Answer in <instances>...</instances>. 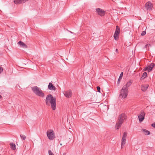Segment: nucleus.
I'll return each instance as SVG.
<instances>
[{"mask_svg":"<svg viewBox=\"0 0 155 155\" xmlns=\"http://www.w3.org/2000/svg\"><path fill=\"white\" fill-rule=\"evenodd\" d=\"M46 104L48 106L51 105V108L53 110L56 108V102L55 97H54L51 94L47 95L45 100Z\"/></svg>","mask_w":155,"mask_h":155,"instance_id":"1","label":"nucleus"},{"mask_svg":"<svg viewBox=\"0 0 155 155\" xmlns=\"http://www.w3.org/2000/svg\"><path fill=\"white\" fill-rule=\"evenodd\" d=\"M31 89L33 92L37 96L41 97H44L45 96L44 94L39 87L35 86L32 87Z\"/></svg>","mask_w":155,"mask_h":155,"instance_id":"2","label":"nucleus"},{"mask_svg":"<svg viewBox=\"0 0 155 155\" xmlns=\"http://www.w3.org/2000/svg\"><path fill=\"white\" fill-rule=\"evenodd\" d=\"M126 118V116L124 114H122L119 117L118 121L115 127L116 129H118L121 127L124 120Z\"/></svg>","mask_w":155,"mask_h":155,"instance_id":"3","label":"nucleus"},{"mask_svg":"<svg viewBox=\"0 0 155 155\" xmlns=\"http://www.w3.org/2000/svg\"><path fill=\"white\" fill-rule=\"evenodd\" d=\"M128 89H126L123 87L120 91L119 97L121 98H126L128 95Z\"/></svg>","mask_w":155,"mask_h":155,"instance_id":"4","label":"nucleus"},{"mask_svg":"<svg viewBox=\"0 0 155 155\" xmlns=\"http://www.w3.org/2000/svg\"><path fill=\"white\" fill-rule=\"evenodd\" d=\"M47 134L50 140H53L55 137L54 131L52 130H48L47 132Z\"/></svg>","mask_w":155,"mask_h":155,"instance_id":"5","label":"nucleus"},{"mask_svg":"<svg viewBox=\"0 0 155 155\" xmlns=\"http://www.w3.org/2000/svg\"><path fill=\"white\" fill-rule=\"evenodd\" d=\"M145 7L147 11H150L152 9L153 5L150 2H148L145 4Z\"/></svg>","mask_w":155,"mask_h":155,"instance_id":"6","label":"nucleus"},{"mask_svg":"<svg viewBox=\"0 0 155 155\" xmlns=\"http://www.w3.org/2000/svg\"><path fill=\"white\" fill-rule=\"evenodd\" d=\"M120 31V28L117 25L116 26V29L114 35V38L115 40H117V39L118 38Z\"/></svg>","mask_w":155,"mask_h":155,"instance_id":"7","label":"nucleus"},{"mask_svg":"<svg viewBox=\"0 0 155 155\" xmlns=\"http://www.w3.org/2000/svg\"><path fill=\"white\" fill-rule=\"evenodd\" d=\"M145 113L143 111H141L140 114L138 115L139 121L140 122L142 121L144 119Z\"/></svg>","mask_w":155,"mask_h":155,"instance_id":"8","label":"nucleus"},{"mask_svg":"<svg viewBox=\"0 0 155 155\" xmlns=\"http://www.w3.org/2000/svg\"><path fill=\"white\" fill-rule=\"evenodd\" d=\"M155 66V64L153 63H151L148 66L145 67L144 69V71H147L148 72L150 71Z\"/></svg>","mask_w":155,"mask_h":155,"instance_id":"9","label":"nucleus"},{"mask_svg":"<svg viewBox=\"0 0 155 155\" xmlns=\"http://www.w3.org/2000/svg\"><path fill=\"white\" fill-rule=\"evenodd\" d=\"M63 93L65 96L69 98L71 96L72 92L71 90L64 91Z\"/></svg>","mask_w":155,"mask_h":155,"instance_id":"10","label":"nucleus"},{"mask_svg":"<svg viewBox=\"0 0 155 155\" xmlns=\"http://www.w3.org/2000/svg\"><path fill=\"white\" fill-rule=\"evenodd\" d=\"M97 12L99 15L101 16H103L105 15V12L100 8L96 9Z\"/></svg>","mask_w":155,"mask_h":155,"instance_id":"11","label":"nucleus"},{"mask_svg":"<svg viewBox=\"0 0 155 155\" xmlns=\"http://www.w3.org/2000/svg\"><path fill=\"white\" fill-rule=\"evenodd\" d=\"M127 137V133L126 132H124L123 134L122 139L121 143L122 145H124L125 144Z\"/></svg>","mask_w":155,"mask_h":155,"instance_id":"12","label":"nucleus"},{"mask_svg":"<svg viewBox=\"0 0 155 155\" xmlns=\"http://www.w3.org/2000/svg\"><path fill=\"white\" fill-rule=\"evenodd\" d=\"M18 44L21 47L23 48H28L27 46L23 42L21 41H19L18 43Z\"/></svg>","mask_w":155,"mask_h":155,"instance_id":"13","label":"nucleus"},{"mask_svg":"<svg viewBox=\"0 0 155 155\" xmlns=\"http://www.w3.org/2000/svg\"><path fill=\"white\" fill-rule=\"evenodd\" d=\"M48 88L50 90H56V88L54 86H53L51 83H50L48 86Z\"/></svg>","mask_w":155,"mask_h":155,"instance_id":"14","label":"nucleus"},{"mask_svg":"<svg viewBox=\"0 0 155 155\" xmlns=\"http://www.w3.org/2000/svg\"><path fill=\"white\" fill-rule=\"evenodd\" d=\"M133 81L132 80H130L129 81H128L126 84L125 85H124L123 86V87H124V88L126 89H128V87H129L132 83Z\"/></svg>","mask_w":155,"mask_h":155,"instance_id":"15","label":"nucleus"},{"mask_svg":"<svg viewBox=\"0 0 155 155\" xmlns=\"http://www.w3.org/2000/svg\"><path fill=\"white\" fill-rule=\"evenodd\" d=\"M148 85L147 84L142 85L141 86V89L143 91H145L147 89Z\"/></svg>","mask_w":155,"mask_h":155,"instance_id":"16","label":"nucleus"},{"mask_svg":"<svg viewBox=\"0 0 155 155\" xmlns=\"http://www.w3.org/2000/svg\"><path fill=\"white\" fill-rule=\"evenodd\" d=\"M142 130L145 135H148L150 134V132L146 129H143Z\"/></svg>","mask_w":155,"mask_h":155,"instance_id":"17","label":"nucleus"},{"mask_svg":"<svg viewBox=\"0 0 155 155\" xmlns=\"http://www.w3.org/2000/svg\"><path fill=\"white\" fill-rule=\"evenodd\" d=\"M10 145L11 149L13 150H15L16 149L15 145V143H10Z\"/></svg>","mask_w":155,"mask_h":155,"instance_id":"18","label":"nucleus"},{"mask_svg":"<svg viewBox=\"0 0 155 155\" xmlns=\"http://www.w3.org/2000/svg\"><path fill=\"white\" fill-rule=\"evenodd\" d=\"M123 73L121 72L120 74L119 78L118 79V80L117 81V84H120V80L121 79L122 77L123 76Z\"/></svg>","mask_w":155,"mask_h":155,"instance_id":"19","label":"nucleus"},{"mask_svg":"<svg viewBox=\"0 0 155 155\" xmlns=\"http://www.w3.org/2000/svg\"><path fill=\"white\" fill-rule=\"evenodd\" d=\"M14 2L16 4L22 3L21 0H14Z\"/></svg>","mask_w":155,"mask_h":155,"instance_id":"20","label":"nucleus"},{"mask_svg":"<svg viewBox=\"0 0 155 155\" xmlns=\"http://www.w3.org/2000/svg\"><path fill=\"white\" fill-rule=\"evenodd\" d=\"M147 76V72H144L143 73V74L141 78V79L143 80Z\"/></svg>","mask_w":155,"mask_h":155,"instance_id":"21","label":"nucleus"},{"mask_svg":"<svg viewBox=\"0 0 155 155\" xmlns=\"http://www.w3.org/2000/svg\"><path fill=\"white\" fill-rule=\"evenodd\" d=\"M20 137L22 139L25 140L26 138V137L25 135L23 134H21L20 135Z\"/></svg>","mask_w":155,"mask_h":155,"instance_id":"22","label":"nucleus"},{"mask_svg":"<svg viewBox=\"0 0 155 155\" xmlns=\"http://www.w3.org/2000/svg\"><path fill=\"white\" fill-rule=\"evenodd\" d=\"M149 46H151V45L150 44H147L145 46V48H146V49L147 50H149Z\"/></svg>","mask_w":155,"mask_h":155,"instance_id":"23","label":"nucleus"},{"mask_svg":"<svg viewBox=\"0 0 155 155\" xmlns=\"http://www.w3.org/2000/svg\"><path fill=\"white\" fill-rule=\"evenodd\" d=\"M49 155H54L53 153L51 151V150H48Z\"/></svg>","mask_w":155,"mask_h":155,"instance_id":"24","label":"nucleus"},{"mask_svg":"<svg viewBox=\"0 0 155 155\" xmlns=\"http://www.w3.org/2000/svg\"><path fill=\"white\" fill-rule=\"evenodd\" d=\"M97 91L99 92H101V88L99 86H97Z\"/></svg>","mask_w":155,"mask_h":155,"instance_id":"25","label":"nucleus"},{"mask_svg":"<svg viewBox=\"0 0 155 155\" xmlns=\"http://www.w3.org/2000/svg\"><path fill=\"white\" fill-rule=\"evenodd\" d=\"M146 34V31H143L141 34V35L142 36H143L144 35Z\"/></svg>","mask_w":155,"mask_h":155,"instance_id":"26","label":"nucleus"},{"mask_svg":"<svg viewBox=\"0 0 155 155\" xmlns=\"http://www.w3.org/2000/svg\"><path fill=\"white\" fill-rule=\"evenodd\" d=\"M3 70V68L2 67H0V74L2 71Z\"/></svg>","mask_w":155,"mask_h":155,"instance_id":"27","label":"nucleus"},{"mask_svg":"<svg viewBox=\"0 0 155 155\" xmlns=\"http://www.w3.org/2000/svg\"><path fill=\"white\" fill-rule=\"evenodd\" d=\"M28 0H21L22 3H24L25 2H26L28 1Z\"/></svg>","mask_w":155,"mask_h":155,"instance_id":"28","label":"nucleus"},{"mask_svg":"<svg viewBox=\"0 0 155 155\" xmlns=\"http://www.w3.org/2000/svg\"><path fill=\"white\" fill-rule=\"evenodd\" d=\"M151 126L152 127H154V128H155V122L153 123L152 124H151Z\"/></svg>","mask_w":155,"mask_h":155,"instance_id":"29","label":"nucleus"},{"mask_svg":"<svg viewBox=\"0 0 155 155\" xmlns=\"http://www.w3.org/2000/svg\"><path fill=\"white\" fill-rule=\"evenodd\" d=\"M66 154L65 153H63V155H66Z\"/></svg>","mask_w":155,"mask_h":155,"instance_id":"30","label":"nucleus"},{"mask_svg":"<svg viewBox=\"0 0 155 155\" xmlns=\"http://www.w3.org/2000/svg\"><path fill=\"white\" fill-rule=\"evenodd\" d=\"M116 51L117 52H118V50L117 49H116Z\"/></svg>","mask_w":155,"mask_h":155,"instance_id":"31","label":"nucleus"},{"mask_svg":"<svg viewBox=\"0 0 155 155\" xmlns=\"http://www.w3.org/2000/svg\"><path fill=\"white\" fill-rule=\"evenodd\" d=\"M124 145H122V144H121V148H123V146H124Z\"/></svg>","mask_w":155,"mask_h":155,"instance_id":"32","label":"nucleus"},{"mask_svg":"<svg viewBox=\"0 0 155 155\" xmlns=\"http://www.w3.org/2000/svg\"><path fill=\"white\" fill-rule=\"evenodd\" d=\"M2 98V96L0 95V99Z\"/></svg>","mask_w":155,"mask_h":155,"instance_id":"33","label":"nucleus"},{"mask_svg":"<svg viewBox=\"0 0 155 155\" xmlns=\"http://www.w3.org/2000/svg\"><path fill=\"white\" fill-rule=\"evenodd\" d=\"M60 145H62V143H61V144H60Z\"/></svg>","mask_w":155,"mask_h":155,"instance_id":"34","label":"nucleus"}]
</instances>
